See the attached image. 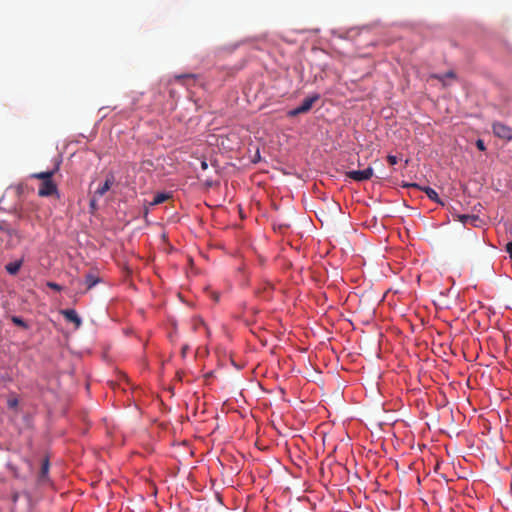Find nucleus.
Returning a JSON list of instances; mask_svg holds the SVG:
<instances>
[{"label":"nucleus","instance_id":"1","mask_svg":"<svg viewBox=\"0 0 512 512\" xmlns=\"http://www.w3.org/2000/svg\"><path fill=\"white\" fill-rule=\"evenodd\" d=\"M318 99H319L318 95H313V96L305 98L302 101L301 105H299L298 107H296L288 112V116L295 117L299 114L307 113Z\"/></svg>","mask_w":512,"mask_h":512},{"label":"nucleus","instance_id":"2","mask_svg":"<svg viewBox=\"0 0 512 512\" xmlns=\"http://www.w3.org/2000/svg\"><path fill=\"white\" fill-rule=\"evenodd\" d=\"M492 130L498 138L510 141L512 140V127L501 122H495L492 125Z\"/></svg>","mask_w":512,"mask_h":512},{"label":"nucleus","instance_id":"3","mask_svg":"<svg viewBox=\"0 0 512 512\" xmlns=\"http://www.w3.org/2000/svg\"><path fill=\"white\" fill-rule=\"evenodd\" d=\"M373 169L368 167L364 170H352L346 173V176L354 181L362 182L371 179L373 176Z\"/></svg>","mask_w":512,"mask_h":512},{"label":"nucleus","instance_id":"4","mask_svg":"<svg viewBox=\"0 0 512 512\" xmlns=\"http://www.w3.org/2000/svg\"><path fill=\"white\" fill-rule=\"evenodd\" d=\"M58 194V189L53 180L42 181L38 190V195L41 197H48Z\"/></svg>","mask_w":512,"mask_h":512},{"label":"nucleus","instance_id":"5","mask_svg":"<svg viewBox=\"0 0 512 512\" xmlns=\"http://www.w3.org/2000/svg\"><path fill=\"white\" fill-rule=\"evenodd\" d=\"M114 183H115V177H114L113 173H108L104 183L95 190V192H94L95 196H98L100 198L102 196H104L110 190V188L112 187V185Z\"/></svg>","mask_w":512,"mask_h":512},{"label":"nucleus","instance_id":"6","mask_svg":"<svg viewBox=\"0 0 512 512\" xmlns=\"http://www.w3.org/2000/svg\"><path fill=\"white\" fill-rule=\"evenodd\" d=\"M0 230L7 233L10 238L16 237L17 241L16 244L20 242L21 236L19 235L18 231L16 229H13L10 227L8 222L6 221H0ZM9 246H14L15 243L12 242V239L8 243Z\"/></svg>","mask_w":512,"mask_h":512},{"label":"nucleus","instance_id":"7","mask_svg":"<svg viewBox=\"0 0 512 512\" xmlns=\"http://www.w3.org/2000/svg\"><path fill=\"white\" fill-rule=\"evenodd\" d=\"M61 313L67 321L74 323L77 328L81 326L82 320L75 310L67 309L63 310Z\"/></svg>","mask_w":512,"mask_h":512},{"label":"nucleus","instance_id":"8","mask_svg":"<svg viewBox=\"0 0 512 512\" xmlns=\"http://www.w3.org/2000/svg\"><path fill=\"white\" fill-rule=\"evenodd\" d=\"M24 263V259L20 258L19 260L9 262L5 265V270L10 275H16L19 270L21 269L22 265Z\"/></svg>","mask_w":512,"mask_h":512},{"label":"nucleus","instance_id":"9","mask_svg":"<svg viewBox=\"0 0 512 512\" xmlns=\"http://www.w3.org/2000/svg\"><path fill=\"white\" fill-rule=\"evenodd\" d=\"M409 186L422 189L430 200L435 201L436 203H439L441 205H444V203L439 199L437 192L431 187L420 188L418 184H410Z\"/></svg>","mask_w":512,"mask_h":512},{"label":"nucleus","instance_id":"10","mask_svg":"<svg viewBox=\"0 0 512 512\" xmlns=\"http://www.w3.org/2000/svg\"><path fill=\"white\" fill-rule=\"evenodd\" d=\"M100 281H101L100 277L93 272H89L85 275V284L87 286V290L93 288Z\"/></svg>","mask_w":512,"mask_h":512},{"label":"nucleus","instance_id":"11","mask_svg":"<svg viewBox=\"0 0 512 512\" xmlns=\"http://www.w3.org/2000/svg\"><path fill=\"white\" fill-rule=\"evenodd\" d=\"M50 463L48 458H44L41 464V469L39 472V480L46 481L49 473Z\"/></svg>","mask_w":512,"mask_h":512},{"label":"nucleus","instance_id":"12","mask_svg":"<svg viewBox=\"0 0 512 512\" xmlns=\"http://www.w3.org/2000/svg\"><path fill=\"white\" fill-rule=\"evenodd\" d=\"M456 217H457V220L460 221L464 225H466L468 223L475 225V223L478 221V217L475 215L462 214V215H457Z\"/></svg>","mask_w":512,"mask_h":512},{"label":"nucleus","instance_id":"13","mask_svg":"<svg viewBox=\"0 0 512 512\" xmlns=\"http://www.w3.org/2000/svg\"><path fill=\"white\" fill-rule=\"evenodd\" d=\"M54 174H55V170H51V171H46V172L34 173L32 175V177L36 178V179H40L42 181H47V180H51Z\"/></svg>","mask_w":512,"mask_h":512},{"label":"nucleus","instance_id":"14","mask_svg":"<svg viewBox=\"0 0 512 512\" xmlns=\"http://www.w3.org/2000/svg\"><path fill=\"white\" fill-rule=\"evenodd\" d=\"M11 321L13 322V324H15L16 326H19L23 329L29 328V325L27 324V322L19 316H11Z\"/></svg>","mask_w":512,"mask_h":512},{"label":"nucleus","instance_id":"15","mask_svg":"<svg viewBox=\"0 0 512 512\" xmlns=\"http://www.w3.org/2000/svg\"><path fill=\"white\" fill-rule=\"evenodd\" d=\"M169 198V195L166 194V193H158L155 195L153 201H152V205H158V204H161L163 202H165L167 199Z\"/></svg>","mask_w":512,"mask_h":512},{"label":"nucleus","instance_id":"16","mask_svg":"<svg viewBox=\"0 0 512 512\" xmlns=\"http://www.w3.org/2000/svg\"><path fill=\"white\" fill-rule=\"evenodd\" d=\"M175 79L181 83H183L184 79H197L196 74H183V75H177L175 76Z\"/></svg>","mask_w":512,"mask_h":512},{"label":"nucleus","instance_id":"17","mask_svg":"<svg viewBox=\"0 0 512 512\" xmlns=\"http://www.w3.org/2000/svg\"><path fill=\"white\" fill-rule=\"evenodd\" d=\"M434 78L444 81L445 78H455V74L452 71L445 73L444 75H433Z\"/></svg>","mask_w":512,"mask_h":512},{"label":"nucleus","instance_id":"18","mask_svg":"<svg viewBox=\"0 0 512 512\" xmlns=\"http://www.w3.org/2000/svg\"><path fill=\"white\" fill-rule=\"evenodd\" d=\"M18 403H19V402H18V399H17L16 397L9 398V399L7 400V406H8V408H10V409H15V408H17Z\"/></svg>","mask_w":512,"mask_h":512},{"label":"nucleus","instance_id":"19","mask_svg":"<svg viewBox=\"0 0 512 512\" xmlns=\"http://www.w3.org/2000/svg\"><path fill=\"white\" fill-rule=\"evenodd\" d=\"M200 327H205L204 321L200 318L194 319V323H193L194 330H198Z\"/></svg>","mask_w":512,"mask_h":512},{"label":"nucleus","instance_id":"20","mask_svg":"<svg viewBox=\"0 0 512 512\" xmlns=\"http://www.w3.org/2000/svg\"><path fill=\"white\" fill-rule=\"evenodd\" d=\"M100 197L98 196H95V194H93V196L91 197L90 199V207L91 209L95 210L97 209V200L99 199Z\"/></svg>","mask_w":512,"mask_h":512},{"label":"nucleus","instance_id":"21","mask_svg":"<svg viewBox=\"0 0 512 512\" xmlns=\"http://www.w3.org/2000/svg\"><path fill=\"white\" fill-rule=\"evenodd\" d=\"M46 285L49 288H51V289H53L55 291H58V292H60L62 290V287L59 284L55 283V282H47Z\"/></svg>","mask_w":512,"mask_h":512},{"label":"nucleus","instance_id":"22","mask_svg":"<svg viewBox=\"0 0 512 512\" xmlns=\"http://www.w3.org/2000/svg\"><path fill=\"white\" fill-rule=\"evenodd\" d=\"M387 161L390 165H395L398 162V158H397V156H394V155H388Z\"/></svg>","mask_w":512,"mask_h":512},{"label":"nucleus","instance_id":"23","mask_svg":"<svg viewBox=\"0 0 512 512\" xmlns=\"http://www.w3.org/2000/svg\"><path fill=\"white\" fill-rule=\"evenodd\" d=\"M476 147H477L479 150H481V151H485V150H486L485 143H484V141H483V140H481V139H478V140L476 141Z\"/></svg>","mask_w":512,"mask_h":512},{"label":"nucleus","instance_id":"24","mask_svg":"<svg viewBox=\"0 0 512 512\" xmlns=\"http://www.w3.org/2000/svg\"><path fill=\"white\" fill-rule=\"evenodd\" d=\"M506 251L509 254L510 258L512 259V242H508L506 244Z\"/></svg>","mask_w":512,"mask_h":512},{"label":"nucleus","instance_id":"25","mask_svg":"<svg viewBox=\"0 0 512 512\" xmlns=\"http://www.w3.org/2000/svg\"><path fill=\"white\" fill-rule=\"evenodd\" d=\"M201 168L203 170H206L208 168V163L205 160L201 161Z\"/></svg>","mask_w":512,"mask_h":512},{"label":"nucleus","instance_id":"26","mask_svg":"<svg viewBox=\"0 0 512 512\" xmlns=\"http://www.w3.org/2000/svg\"><path fill=\"white\" fill-rule=\"evenodd\" d=\"M188 347L187 346H184L182 348V355L184 356L186 354V351H187Z\"/></svg>","mask_w":512,"mask_h":512}]
</instances>
